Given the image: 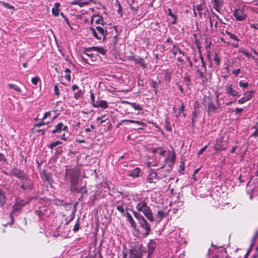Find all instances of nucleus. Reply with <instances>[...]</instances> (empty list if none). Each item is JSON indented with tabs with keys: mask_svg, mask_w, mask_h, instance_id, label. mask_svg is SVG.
<instances>
[{
	"mask_svg": "<svg viewBox=\"0 0 258 258\" xmlns=\"http://www.w3.org/2000/svg\"><path fill=\"white\" fill-rule=\"evenodd\" d=\"M136 208L139 211L142 212L144 215L150 221H154V217L152 215L151 210L148 207L146 201L144 200H139L136 205Z\"/></svg>",
	"mask_w": 258,
	"mask_h": 258,
	"instance_id": "nucleus-1",
	"label": "nucleus"
},
{
	"mask_svg": "<svg viewBox=\"0 0 258 258\" xmlns=\"http://www.w3.org/2000/svg\"><path fill=\"white\" fill-rule=\"evenodd\" d=\"M80 172L77 168H67L64 178L69 179L71 182V185H73L79 182V177Z\"/></svg>",
	"mask_w": 258,
	"mask_h": 258,
	"instance_id": "nucleus-2",
	"label": "nucleus"
},
{
	"mask_svg": "<svg viewBox=\"0 0 258 258\" xmlns=\"http://www.w3.org/2000/svg\"><path fill=\"white\" fill-rule=\"evenodd\" d=\"M175 160V156L173 152L169 151L167 152V157L165 158L164 162L165 164L162 166V169L168 172L171 170Z\"/></svg>",
	"mask_w": 258,
	"mask_h": 258,
	"instance_id": "nucleus-3",
	"label": "nucleus"
},
{
	"mask_svg": "<svg viewBox=\"0 0 258 258\" xmlns=\"http://www.w3.org/2000/svg\"><path fill=\"white\" fill-rule=\"evenodd\" d=\"M20 188L24 190H31L33 188V182L29 176L21 180Z\"/></svg>",
	"mask_w": 258,
	"mask_h": 258,
	"instance_id": "nucleus-4",
	"label": "nucleus"
},
{
	"mask_svg": "<svg viewBox=\"0 0 258 258\" xmlns=\"http://www.w3.org/2000/svg\"><path fill=\"white\" fill-rule=\"evenodd\" d=\"M216 142L214 147L217 152L225 150L227 147L228 143L226 141L224 140L223 137L217 139Z\"/></svg>",
	"mask_w": 258,
	"mask_h": 258,
	"instance_id": "nucleus-5",
	"label": "nucleus"
},
{
	"mask_svg": "<svg viewBox=\"0 0 258 258\" xmlns=\"http://www.w3.org/2000/svg\"><path fill=\"white\" fill-rule=\"evenodd\" d=\"M10 172L12 175L19 179L20 180L28 176L23 170L19 169L17 167L12 168Z\"/></svg>",
	"mask_w": 258,
	"mask_h": 258,
	"instance_id": "nucleus-6",
	"label": "nucleus"
},
{
	"mask_svg": "<svg viewBox=\"0 0 258 258\" xmlns=\"http://www.w3.org/2000/svg\"><path fill=\"white\" fill-rule=\"evenodd\" d=\"M26 204V203L21 199H17L12 207L11 214L15 213L16 212L21 210Z\"/></svg>",
	"mask_w": 258,
	"mask_h": 258,
	"instance_id": "nucleus-7",
	"label": "nucleus"
},
{
	"mask_svg": "<svg viewBox=\"0 0 258 258\" xmlns=\"http://www.w3.org/2000/svg\"><path fill=\"white\" fill-rule=\"evenodd\" d=\"M40 175L42 179L47 182L48 184L51 185L53 182L52 174L51 173L44 170L40 172Z\"/></svg>",
	"mask_w": 258,
	"mask_h": 258,
	"instance_id": "nucleus-8",
	"label": "nucleus"
},
{
	"mask_svg": "<svg viewBox=\"0 0 258 258\" xmlns=\"http://www.w3.org/2000/svg\"><path fill=\"white\" fill-rule=\"evenodd\" d=\"M233 15L237 21H242L246 18L243 9H236L234 11Z\"/></svg>",
	"mask_w": 258,
	"mask_h": 258,
	"instance_id": "nucleus-9",
	"label": "nucleus"
},
{
	"mask_svg": "<svg viewBox=\"0 0 258 258\" xmlns=\"http://www.w3.org/2000/svg\"><path fill=\"white\" fill-rule=\"evenodd\" d=\"M79 184V182L78 183H76L73 185H71L70 189L71 191L72 192H75L77 193H82L87 194V190L85 186H81L80 187H78V185Z\"/></svg>",
	"mask_w": 258,
	"mask_h": 258,
	"instance_id": "nucleus-10",
	"label": "nucleus"
},
{
	"mask_svg": "<svg viewBox=\"0 0 258 258\" xmlns=\"http://www.w3.org/2000/svg\"><path fill=\"white\" fill-rule=\"evenodd\" d=\"M205 102L207 103L208 111L209 113L216 112L217 107L214 104L213 101L209 97H206L205 98Z\"/></svg>",
	"mask_w": 258,
	"mask_h": 258,
	"instance_id": "nucleus-11",
	"label": "nucleus"
},
{
	"mask_svg": "<svg viewBox=\"0 0 258 258\" xmlns=\"http://www.w3.org/2000/svg\"><path fill=\"white\" fill-rule=\"evenodd\" d=\"M140 224L141 227L145 230V232L144 234V236L147 237L149 235L151 230L150 224L145 219H142V221H140Z\"/></svg>",
	"mask_w": 258,
	"mask_h": 258,
	"instance_id": "nucleus-12",
	"label": "nucleus"
},
{
	"mask_svg": "<svg viewBox=\"0 0 258 258\" xmlns=\"http://www.w3.org/2000/svg\"><path fill=\"white\" fill-rule=\"evenodd\" d=\"M131 60L134 61L136 63L139 64L140 66L145 69L147 68V63H145L144 59L141 57L133 55L130 57Z\"/></svg>",
	"mask_w": 258,
	"mask_h": 258,
	"instance_id": "nucleus-13",
	"label": "nucleus"
},
{
	"mask_svg": "<svg viewBox=\"0 0 258 258\" xmlns=\"http://www.w3.org/2000/svg\"><path fill=\"white\" fill-rule=\"evenodd\" d=\"M159 180L157 174L155 172H152L147 177V181L149 183H156Z\"/></svg>",
	"mask_w": 258,
	"mask_h": 258,
	"instance_id": "nucleus-14",
	"label": "nucleus"
},
{
	"mask_svg": "<svg viewBox=\"0 0 258 258\" xmlns=\"http://www.w3.org/2000/svg\"><path fill=\"white\" fill-rule=\"evenodd\" d=\"M96 29L99 34V36H101V39L102 38L103 41H104L106 38L107 30L101 26H97L96 27Z\"/></svg>",
	"mask_w": 258,
	"mask_h": 258,
	"instance_id": "nucleus-15",
	"label": "nucleus"
},
{
	"mask_svg": "<svg viewBox=\"0 0 258 258\" xmlns=\"http://www.w3.org/2000/svg\"><path fill=\"white\" fill-rule=\"evenodd\" d=\"M93 107L95 108L101 107L103 109H106L108 107V105L106 101L100 100L96 101L95 105L93 104Z\"/></svg>",
	"mask_w": 258,
	"mask_h": 258,
	"instance_id": "nucleus-16",
	"label": "nucleus"
},
{
	"mask_svg": "<svg viewBox=\"0 0 258 258\" xmlns=\"http://www.w3.org/2000/svg\"><path fill=\"white\" fill-rule=\"evenodd\" d=\"M94 18H96L97 19L95 21V23L96 24H101L103 26H104L105 25V22L104 20V19L102 16L99 15H94L93 16L91 20V22L92 23L93 21V19Z\"/></svg>",
	"mask_w": 258,
	"mask_h": 258,
	"instance_id": "nucleus-17",
	"label": "nucleus"
},
{
	"mask_svg": "<svg viewBox=\"0 0 258 258\" xmlns=\"http://www.w3.org/2000/svg\"><path fill=\"white\" fill-rule=\"evenodd\" d=\"M67 128V126H63V124L62 122H59L55 126V128L52 130V133H60L61 130L66 131Z\"/></svg>",
	"mask_w": 258,
	"mask_h": 258,
	"instance_id": "nucleus-18",
	"label": "nucleus"
},
{
	"mask_svg": "<svg viewBox=\"0 0 258 258\" xmlns=\"http://www.w3.org/2000/svg\"><path fill=\"white\" fill-rule=\"evenodd\" d=\"M7 199L5 192L0 188V205L2 207L6 203Z\"/></svg>",
	"mask_w": 258,
	"mask_h": 258,
	"instance_id": "nucleus-19",
	"label": "nucleus"
},
{
	"mask_svg": "<svg viewBox=\"0 0 258 258\" xmlns=\"http://www.w3.org/2000/svg\"><path fill=\"white\" fill-rule=\"evenodd\" d=\"M226 93L231 95L233 96H237L239 97L240 94H238V93L235 90H234L232 88V85H231L229 87H228L226 89Z\"/></svg>",
	"mask_w": 258,
	"mask_h": 258,
	"instance_id": "nucleus-20",
	"label": "nucleus"
},
{
	"mask_svg": "<svg viewBox=\"0 0 258 258\" xmlns=\"http://www.w3.org/2000/svg\"><path fill=\"white\" fill-rule=\"evenodd\" d=\"M140 172V169L139 167H136L134 169H133L127 174V176L129 177L136 178L139 177Z\"/></svg>",
	"mask_w": 258,
	"mask_h": 258,
	"instance_id": "nucleus-21",
	"label": "nucleus"
},
{
	"mask_svg": "<svg viewBox=\"0 0 258 258\" xmlns=\"http://www.w3.org/2000/svg\"><path fill=\"white\" fill-rule=\"evenodd\" d=\"M60 4L59 3H55L54 7L52 9V14L55 16L57 17L59 13V7Z\"/></svg>",
	"mask_w": 258,
	"mask_h": 258,
	"instance_id": "nucleus-22",
	"label": "nucleus"
},
{
	"mask_svg": "<svg viewBox=\"0 0 258 258\" xmlns=\"http://www.w3.org/2000/svg\"><path fill=\"white\" fill-rule=\"evenodd\" d=\"M126 218L127 220L129 221L131 227L134 229L136 230L137 226L135 222L134 221L132 216L131 215L128 213L126 212Z\"/></svg>",
	"mask_w": 258,
	"mask_h": 258,
	"instance_id": "nucleus-23",
	"label": "nucleus"
},
{
	"mask_svg": "<svg viewBox=\"0 0 258 258\" xmlns=\"http://www.w3.org/2000/svg\"><path fill=\"white\" fill-rule=\"evenodd\" d=\"M172 73V71L171 70H167L164 72V81L169 82L171 78V74Z\"/></svg>",
	"mask_w": 258,
	"mask_h": 258,
	"instance_id": "nucleus-24",
	"label": "nucleus"
},
{
	"mask_svg": "<svg viewBox=\"0 0 258 258\" xmlns=\"http://www.w3.org/2000/svg\"><path fill=\"white\" fill-rule=\"evenodd\" d=\"M165 12L167 16H170L173 18V20L171 22V23L173 24H176L177 17L173 13H172V10L170 9H168L166 11H165Z\"/></svg>",
	"mask_w": 258,
	"mask_h": 258,
	"instance_id": "nucleus-25",
	"label": "nucleus"
},
{
	"mask_svg": "<svg viewBox=\"0 0 258 258\" xmlns=\"http://www.w3.org/2000/svg\"><path fill=\"white\" fill-rule=\"evenodd\" d=\"M131 256L132 258H141V253L139 250L133 249L131 251Z\"/></svg>",
	"mask_w": 258,
	"mask_h": 258,
	"instance_id": "nucleus-26",
	"label": "nucleus"
},
{
	"mask_svg": "<svg viewBox=\"0 0 258 258\" xmlns=\"http://www.w3.org/2000/svg\"><path fill=\"white\" fill-rule=\"evenodd\" d=\"M156 243L153 241L151 240L148 244V254H150L153 252L156 248Z\"/></svg>",
	"mask_w": 258,
	"mask_h": 258,
	"instance_id": "nucleus-27",
	"label": "nucleus"
},
{
	"mask_svg": "<svg viewBox=\"0 0 258 258\" xmlns=\"http://www.w3.org/2000/svg\"><path fill=\"white\" fill-rule=\"evenodd\" d=\"M125 103L130 105L136 110L141 111L143 109L142 107L140 104H138L136 103L129 102L127 101H125Z\"/></svg>",
	"mask_w": 258,
	"mask_h": 258,
	"instance_id": "nucleus-28",
	"label": "nucleus"
},
{
	"mask_svg": "<svg viewBox=\"0 0 258 258\" xmlns=\"http://www.w3.org/2000/svg\"><path fill=\"white\" fill-rule=\"evenodd\" d=\"M254 91L252 90L245 92L244 94V98L246 101L250 100L253 96Z\"/></svg>",
	"mask_w": 258,
	"mask_h": 258,
	"instance_id": "nucleus-29",
	"label": "nucleus"
},
{
	"mask_svg": "<svg viewBox=\"0 0 258 258\" xmlns=\"http://www.w3.org/2000/svg\"><path fill=\"white\" fill-rule=\"evenodd\" d=\"M113 28L115 30L116 34L112 39L111 44L113 45L114 46H115V45L116 44L117 41H118V36L119 34L118 32L117 26H114L113 27Z\"/></svg>",
	"mask_w": 258,
	"mask_h": 258,
	"instance_id": "nucleus-30",
	"label": "nucleus"
},
{
	"mask_svg": "<svg viewBox=\"0 0 258 258\" xmlns=\"http://www.w3.org/2000/svg\"><path fill=\"white\" fill-rule=\"evenodd\" d=\"M46 212V211L45 209H39V210H36L35 212L36 214L38 216L39 218L42 220L44 218Z\"/></svg>",
	"mask_w": 258,
	"mask_h": 258,
	"instance_id": "nucleus-31",
	"label": "nucleus"
},
{
	"mask_svg": "<svg viewBox=\"0 0 258 258\" xmlns=\"http://www.w3.org/2000/svg\"><path fill=\"white\" fill-rule=\"evenodd\" d=\"M1 3V4L4 7H5L6 9H10V10H12L13 11H14L16 10V9L15 8L14 6H12V5H10L9 4L6 3V2H0Z\"/></svg>",
	"mask_w": 258,
	"mask_h": 258,
	"instance_id": "nucleus-32",
	"label": "nucleus"
},
{
	"mask_svg": "<svg viewBox=\"0 0 258 258\" xmlns=\"http://www.w3.org/2000/svg\"><path fill=\"white\" fill-rule=\"evenodd\" d=\"M194 110L192 113V117L193 118H197V115L198 114L199 111V104L197 102L195 103L194 104Z\"/></svg>",
	"mask_w": 258,
	"mask_h": 258,
	"instance_id": "nucleus-33",
	"label": "nucleus"
},
{
	"mask_svg": "<svg viewBox=\"0 0 258 258\" xmlns=\"http://www.w3.org/2000/svg\"><path fill=\"white\" fill-rule=\"evenodd\" d=\"M90 30L92 32L93 34V36L95 38L98 40H100L101 39V36H100L97 31L96 28H93V27L90 28Z\"/></svg>",
	"mask_w": 258,
	"mask_h": 258,
	"instance_id": "nucleus-34",
	"label": "nucleus"
},
{
	"mask_svg": "<svg viewBox=\"0 0 258 258\" xmlns=\"http://www.w3.org/2000/svg\"><path fill=\"white\" fill-rule=\"evenodd\" d=\"M93 50L97 51L103 55L105 54L106 52V51L102 47L93 46Z\"/></svg>",
	"mask_w": 258,
	"mask_h": 258,
	"instance_id": "nucleus-35",
	"label": "nucleus"
},
{
	"mask_svg": "<svg viewBox=\"0 0 258 258\" xmlns=\"http://www.w3.org/2000/svg\"><path fill=\"white\" fill-rule=\"evenodd\" d=\"M8 86L10 89H13L19 93H20L22 92L21 89L19 86H18L17 85H16L15 84H8Z\"/></svg>",
	"mask_w": 258,
	"mask_h": 258,
	"instance_id": "nucleus-36",
	"label": "nucleus"
},
{
	"mask_svg": "<svg viewBox=\"0 0 258 258\" xmlns=\"http://www.w3.org/2000/svg\"><path fill=\"white\" fill-rule=\"evenodd\" d=\"M225 33L230 37V38L233 39L236 41H239V39L235 35L232 34V33H231L228 31H226Z\"/></svg>",
	"mask_w": 258,
	"mask_h": 258,
	"instance_id": "nucleus-37",
	"label": "nucleus"
},
{
	"mask_svg": "<svg viewBox=\"0 0 258 258\" xmlns=\"http://www.w3.org/2000/svg\"><path fill=\"white\" fill-rule=\"evenodd\" d=\"M84 94V92L82 90H78V91L75 93L74 98L76 100H78Z\"/></svg>",
	"mask_w": 258,
	"mask_h": 258,
	"instance_id": "nucleus-38",
	"label": "nucleus"
},
{
	"mask_svg": "<svg viewBox=\"0 0 258 258\" xmlns=\"http://www.w3.org/2000/svg\"><path fill=\"white\" fill-rule=\"evenodd\" d=\"M213 4V8L217 12H219L218 7L220 6V2L219 0H211Z\"/></svg>",
	"mask_w": 258,
	"mask_h": 258,
	"instance_id": "nucleus-39",
	"label": "nucleus"
},
{
	"mask_svg": "<svg viewBox=\"0 0 258 258\" xmlns=\"http://www.w3.org/2000/svg\"><path fill=\"white\" fill-rule=\"evenodd\" d=\"M134 216L139 220V222L142 221V219H145L143 216L139 213L135 211L133 212Z\"/></svg>",
	"mask_w": 258,
	"mask_h": 258,
	"instance_id": "nucleus-40",
	"label": "nucleus"
},
{
	"mask_svg": "<svg viewBox=\"0 0 258 258\" xmlns=\"http://www.w3.org/2000/svg\"><path fill=\"white\" fill-rule=\"evenodd\" d=\"M183 82L186 86H188L190 83V77L188 75L185 76L183 78Z\"/></svg>",
	"mask_w": 258,
	"mask_h": 258,
	"instance_id": "nucleus-41",
	"label": "nucleus"
},
{
	"mask_svg": "<svg viewBox=\"0 0 258 258\" xmlns=\"http://www.w3.org/2000/svg\"><path fill=\"white\" fill-rule=\"evenodd\" d=\"M165 127L166 130L170 132L172 131V125H171V123H170V122L167 119L165 120Z\"/></svg>",
	"mask_w": 258,
	"mask_h": 258,
	"instance_id": "nucleus-42",
	"label": "nucleus"
},
{
	"mask_svg": "<svg viewBox=\"0 0 258 258\" xmlns=\"http://www.w3.org/2000/svg\"><path fill=\"white\" fill-rule=\"evenodd\" d=\"M44 120H43L41 122H39L38 123L35 124L34 125V130L36 127H40V126H41L42 125L47 124H48L50 122V121L45 122Z\"/></svg>",
	"mask_w": 258,
	"mask_h": 258,
	"instance_id": "nucleus-43",
	"label": "nucleus"
},
{
	"mask_svg": "<svg viewBox=\"0 0 258 258\" xmlns=\"http://www.w3.org/2000/svg\"><path fill=\"white\" fill-rule=\"evenodd\" d=\"M184 104L182 103L180 106V109L177 111V114H176V116L177 117H178L181 113H183L184 112Z\"/></svg>",
	"mask_w": 258,
	"mask_h": 258,
	"instance_id": "nucleus-44",
	"label": "nucleus"
},
{
	"mask_svg": "<svg viewBox=\"0 0 258 258\" xmlns=\"http://www.w3.org/2000/svg\"><path fill=\"white\" fill-rule=\"evenodd\" d=\"M78 4H77V5H78L81 8L85 6H87L90 4V3L87 1L81 2L80 1H78Z\"/></svg>",
	"mask_w": 258,
	"mask_h": 258,
	"instance_id": "nucleus-45",
	"label": "nucleus"
},
{
	"mask_svg": "<svg viewBox=\"0 0 258 258\" xmlns=\"http://www.w3.org/2000/svg\"><path fill=\"white\" fill-rule=\"evenodd\" d=\"M40 81V78L39 77H35L32 78L31 82L33 84L36 85L38 82Z\"/></svg>",
	"mask_w": 258,
	"mask_h": 258,
	"instance_id": "nucleus-46",
	"label": "nucleus"
},
{
	"mask_svg": "<svg viewBox=\"0 0 258 258\" xmlns=\"http://www.w3.org/2000/svg\"><path fill=\"white\" fill-rule=\"evenodd\" d=\"M244 55L248 57H251L253 59H254L255 61L256 62H257L258 59L256 58L255 56H252L248 51H245V52H244Z\"/></svg>",
	"mask_w": 258,
	"mask_h": 258,
	"instance_id": "nucleus-47",
	"label": "nucleus"
},
{
	"mask_svg": "<svg viewBox=\"0 0 258 258\" xmlns=\"http://www.w3.org/2000/svg\"><path fill=\"white\" fill-rule=\"evenodd\" d=\"M79 221V220L78 219L77 223L75 224L73 228V231H74V232H77L78 231H79L80 229V224Z\"/></svg>",
	"mask_w": 258,
	"mask_h": 258,
	"instance_id": "nucleus-48",
	"label": "nucleus"
},
{
	"mask_svg": "<svg viewBox=\"0 0 258 258\" xmlns=\"http://www.w3.org/2000/svg\"><path fill=\"white\" fill-rule=\"evenodd\" d=\"M184 170V162L182 161L180 162V165L179 169V172L182 174Z\"/></svg>",
	"mask_w": 258,
	"mask_h": 258,
	"instance_id": "nucleus-49",
	"label": "nucleus"
},
{
	"mask_svg": "<svg viewBox=\"0 0 258 258\" xmlns=\"http://www.w3.org/2000/svg\"><path fill=\"white\" fill-rule=\"evenodd\" d=\"M90 98L91 100V104L93 106V104L95 105L96 101L95 100V96L92 91H91L90 93Z\"/></svg>",
	"mask_w": 258,
	"mask_h": 258,
	"instance_id": "nucleus-50",
	"label": "nucleus"
},
{
	"mask_svg": "<svg viewBox=\"0 0 258 258\" xmlns=\"http://www.w3.org/2000/svg\"><path fill=\"white\" fill-rule=\"evenodd\" d=\"M93 46L92 47H85L84 48V51H83V53L85 54L86 53H88L89 52L91 51H93Z\"/></svg>",
	"mask_w": 258,
	"mask_h": 258,
	"instance_id": "nucleus-51",
	"label": "nucleus"
},
{
	"mask_svg": "<svg viewBox=\"0 0 258 258\" xmlns=\"http://www.w3.org/2000/svg\"><path fill=\"white\" fill-rule=\"evenodd\" d=\"M54 91L55 94L58 97L60 95L59 89L57 85H55L54 87Z\"/></svg>",
	"mask_w": 258,
	"mask_h": 258,
	"instance_id": "nucleus-52",
	"label": "nucleus"
},
{
	"mask_svg": "<svg viewBox=\"0 0 258 258\" xmlns=\"http://www.w3.org/2000/svg\"><path fill=\"white\" fill-rule=\"evenodd\" d=\"M105 117V115H102L101 116L98 117L97 118V120H100V124L103 123L106 120V118H104Z\"/></svg>",
	"mask_w": 258,
	"mask_h": 258,
	"instance_id": "nucleus-53",
	"label": "nucleus"
},
{
	"mask_svg": "<svg viewBox=\"0 0 258 258\" xmlns=\"http://www.w3.org/2000/svg\"><path fill=\"white\" fill-rule=\"evenodd\" d=\"M239 86L240 87L243 88H246L248 84L247 83H243L241 81L239 82Z\"/></svg>",
	"mask_w": 258,
	"mask_h": 258,
	"instance_id": "nucleus-54",
	"label": "nucleus"
},
{
	"mask_svg": "<svg viewBox=\"0 0 258 258\" xmlns=\"http://www.w3.org/2000/svg\"><path fill=\"white\" fill-rule=\"evenodd\" d=\"M116 209L118 211L120 212L121 213L123 214L124 212V210L122 205H118L116 207Z\"/></svg>",
	"mask_w": 258,
	"mask_h": 258,
	"instance_id": "nucleus-55",
	"label": "nucleus"
},
{
	"mask_svg": "<svg viewBox=\"0 0 258 258\" xmlns=\"http://www.w3.org/2000/svg\"><path fill=\"white\" fill-rule=\"evenodd\" d=\"M198 74L200 76V78L206 79L205 76L204 75V73L201 71L200 70L198 69L196 71Z\"/></svg>",
	"mask_w": 258,
	"mask_h": 258,
	"instance_id": "nucleus-56",
	"label": "nucleus"
},
{
	"mask_svg": "<svg viewBox=\"0 0 258 258\" xmlns=\"http://www.w3.org/2000/svg\"><path fill=\"white\" fill-rule=\"evenodd\" d=\"M172 44V41L169 39L168 38L165 42V45L169 46L167 49H169L170 47V46Z\"/></svg>",
	"mask_w": 258,
	"mask_h": 258,
	"instance_id": "nucleus-57",
	"label": "nucleus"
},
{
	"mask_svg": "<svg viewBox=\"0 0 258 258\" xmlns=\"http://www.w3.org/2000/svg\"><path fill=\"white\" fill-rule=\"evenodd\" d=\"M172 44V41L169 39L168 38L165 42V45L169 46L167 49H169L170 47V46Z\"/></svg>",
	"mask_w": 258,
	"mask_h": 258,
	"instance_id": "nucleus-58",
	"label": "nucleus"
},
{
	"mask_svg": "<svg viewBox=\"0 0 258 258\" xmlns=\"http://www.w3.org/2000/svg\"><path fill=\"white\" fill-rule=\"evenodd\" d=\"M6 161H7V159H6L4 155L3 154L0 153V162H6Z\"/></svg>",
	"mask_w": 258,
	"mask_h": 258,
	"instance_id": "nucleus-59",
	"label": "nucleus"
},
{
	"mask_svg": "<svg viewBox=\"0 0 258 258\" xmlns=\"http://www.w3.org/2000/svg\"><path fill=\"white\" fill-rule=\"evenodd\" d=\"M220 58L218 56V55L217 53H216L214 56V60L217 62V64L218 65L220 62Z\"/></svg>",
	"mask_w": 258,
	"mask_h": 258,
	"instance_id": "nucleus-60",
	"label": "nucleus"
},
{
	"mask_svg": "<svg viewBox=\"0 0 258 258\" xmlns=\"http://www.w3.org/2000/svg\"><path fill=\"white\" fill-rule=\"evenodd\" d=\"M208 147V145L205 146L204 147H203L201 150L199 151L198 154L201 155L203 153V152L205 151V150L207 149Z\"/></svg>",
	"mask_w": 258,
	"mask_h": 258,
	"instance_id": "nucleus-61",
	"label": "nucleus"
},
{
	"mask_svg": "<svg viewBox=\"0 0 258 258\" xmlns=\"http://www.w3.org/2000/svg\"><path fill=\"white\" fill-rule=\"evenodd\" d=\"M51 114V112L50 111H47V112H46L42 118V120H45V119H46V118L50 116Z\"/></svg>",
	"mask_w": 258,
	"mask_h": 258,
	"instance_id": "nucleus-62",
	"label": "nucleus"
},
{
	"mask_svg": "<svg viewBox=\"0 0 258 258\" xmlns=\"http://www.w3.org/2000/svg\"><path fill=\"white\" fill-rule=\"evenodd\" d=\"M80 57V59L82 61H83L84 62H85V63H87V64H90L88 62V60L86 58H85L83 56L81 55Z\"/></svg>",
	"mask_w": 258,
	"mask_h": 258,
	"instance_id": "nucleus-63",
	"label": "nucleus"
},
{
	"mask_svg": "<svg viewBox=\"0 0 258 258\" xmlns=\"http://www.w3.org/2000/svg\"><path fill=\"white\" fill-rule=\"evenodd\" d=\"M250 27L255 30H258V23L251 24Z\"/></svg>",
	"mask_w": 258,
	"mask_h": 258,
	"instance_id": "nucleus-64",
	"label": "nucleus"
}]
</instances>
